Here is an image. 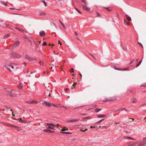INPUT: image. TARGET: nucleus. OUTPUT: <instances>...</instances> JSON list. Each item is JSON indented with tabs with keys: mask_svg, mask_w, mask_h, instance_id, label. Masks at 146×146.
<instances>
[{
	"mask_svg": "<svg viewBox=\"0 0 146 146\" xmlns=\"http://www.w3.org/2000/svg\"><path fill=\"white\" fill-rule=\"evenodd\" d=\"M138 144L139 146H144L146 145V137L143 139V141H139L138 143Z\"/></svg>",
	"mask_w": 146,
	"mask_h": 146,
	"instance_id": "1",
	"label": "nucleus"
},
{
	"mask_svg": "<svg viewBox=\"0 0 146 146\" xmlns=\"http://www.w3.org/2000/svg\"><path fill=\"white\" fill-rule=\"evenodd\" d=\"M10 96L12 97H15L16 96V91L12 90L11 91H9V90H7Z\"/></svg>",
	"mask_w": 146,
	"mask_h": 146,
	"instance_id": "2",
	"label": "nucleus"
},
{
	"mask_svg": "<svg viewBox=\"0 0 146 146\" xmlns=\"http://www.w3.org/2000/svg\"><path fill=\"white\" fill-rule=\"evenodd\" d=\"M46 127L48 126V128L50 129H54V126H55V125L52 123H47L46 124Z\"/></svg>",
	"mask_w": 146,
	"mask_h": 146,
	"instance_id": "3",
	"label": "nucleus"
},
{
	"mask_svg": "<svg viewBox=\"0 0 146 146\" xmlns=\"http://www.w3.org/2000/svg\"><path fill=\"white\" fill-rule=\"evenodd\" d=\"M42 104L43 106H44V105L45 106L48 107L50 106L51 105H52L54 106H56L55 105H54L52 103L50 104L49 103H48L46 101L42 103Z\"/></svg>",
	"mask_w": 146,
	"mask_h": 146,
	"instance_id": "4",
	"label": "nucleus"
},
{
	"mask_svg": "<svg viewBox=\"0 0 146 146\" xmlns=\"http://www.w3.org/2000/svg\"><path fill=\"white\" fill-rule=\"evenodd\" d=\"M25 57L26 59L30 61H35L36 60V59L35 58H31L27 55H25Z\"/></svg>",
	"mask_w": 146,
	"mask_h": 146,
	"instance_id": "5",
	"label": "nucleus"
},
{
	"mask_svg": "<svg viewBox=\"0 0 146 146\" xmlns=\"http://www.w3.org/2000/svg\"><path fill=\"white\" fill-rule=\"evenodd\" d=\"M5 66L10 71H13V70L14 67L13 66L6 65Z\"/></svg>",
	"mask_w": 146,
	"mask_h": 146,
	"instance_id": "6",
	"label": "nucleus"
},
{
	"mask_svg": "<svg viewBox=\"0 0 146 146\" xmlns=\"http://www.w3.org/2000/svg\"><path fill=\"white\" fill-rule=\"evenodd\" d=\"M15 43L13 45V47H15L16 46H18L19 44V43L18 41V39H16L15 40Z\"/></svg>",
	"mask_w": 146,
	"mask_h": 146,
	"instance_id": "7",
	"label": "nucleus"
},
{
	"mask_svg": "<svg viewBox=\"0 0 146 146\" xmlns=\"http://www.w3.org/2000/svg\"><path fill=\"white\" fill-rule=\"evenodd\" d=\"M11 55L12 56L15 57L19 58L20 56L19 55L15 52H12L11 54Z\"/></svg>",
	"mask_w": 146,
	"mask_h": 146,
	"instance_id": "8",
	"label": "nucleus"
},
{
	"mask_svg": "<svg viewBox=\"0 0 146 146\" xmlns=\"http://www.w3.org/2000/svg\"><path fill=\"white\" fill-rule=\"evenodd\" d=\"M137 143L136 142H130L128 143L129 146H133L135 145Z\"/></svg>",
	"mask_w": 146,
	"mask_h": 146,
	"instance_id": "9",
	"label": "nucleus"
},
{
	"mask_svg": "<svg viewBox=\"0 0 146 146\" xmlns=\"http://www.w3.org/2000/svg\"><path fill=\"white\" fill-rule=\"evenodd\" d=\"M78 119H72L67 121V122H68L73 123L78 121Z\"/></svg>",
	"mask_w": 146,
	"mask_h": 146,
	"instance_id": "10",
	"label": "nucleus"
},
{
	"mask_svg": "<svg viewBox=\"0 0 146 146\" xmlns=\"http://www.w3.org/2000/svg\"><path fill=\"white\" fill-rule=\"evenodd\" d=\"M43 131L44 132H51V133H53L54 132V131H52L50 129H45L43 130Z\"/></svg>",
	"mask_w": 146,
	"mask_h": 146,
	"instance_id": "11",
	"label": "nucleus"
},
{
	"mask_svg": "<svg viewBox=\"0 0 146 146\" xmlns=\"http://www.w3.org/2000/svg\"><path fill=\"white\" fill-rule=\"evenodd\" d=\"M83 7H84V9L88 11H89L90 10V8L87 7L86 6L84 5Z\"/></svg>",
	"mask_w": 146,
	"mask_h": 146,
	"instance_id": "12",
	"label": "nucleus"
},
{
	"mask_svg": "<svg viewBox=\"0 0 146 146\" xmlns=\"http://www.w3.org/2000/svg\"><path fill=\"white\" fill-rule=\"evenodd\" d=\"M124 139H131L133 140H135V139L132 138H131L130 137H124Z\"/></svg>",
	"mask_w": 146,
	"mask_h": 146,
	"instance_id": "13",
	"label": "nucleus"
},
{
	"mask_svg": "<svg viewBox=\"0 0 146 146\" xmlns=\"http://www.w3.org/2000/svg\"><path fill=\"white\" fill-rule=\"evenodd\" d=\"M132 103H136L137 102V99L135 98H133L132 100Z\"/></svg>",
	"mask_w": 146,
	"mask_h": 146,
	"instance_id": "14",
	"label": "nucleus"
},
{
	"mask_svg": "<svg viewBox=\"0 0 146 146\" xmlns=\"http://www.w3.org/2000/svg\"><path fill=\"white\" fill-rule=\"evenodd\" d=\"M126 17L127 20L128 21H131V19L130 17L128 16L127 15H126Z\"/></svg>",
	"mask_w": 146,
	"mask_h": 146,
	"instance_id": "15",
	"label": "nucleus"
},
{
	"mask_svg": "<svg viewBox=\"0 0 146 146\" xmlns=\"http://www.w3.org/2000/svg\"><path fill=\"white\" fill-rule=\"evenodd\" d=\"M106 117V115H99L98 116V118H103L104 117Z\"/></svg>",
	"mask_w": 146,
	"mask_h": 146,
	"instance_id": "16",
	"label": "nucleus"
},
{
	"mask_svg": "<svg viewBox=\"0 0 146 146\" xmlns=\"http://www.w3.org/2000/svg\"><path fill=\"white\" fill-rule=\"evenodd\" d=\"M40 35L41 36L45 35V33L44 31H42L40 33Z\"/></svg>",
	"mask_w": 146,
	"mask_h": 146,
	"instance_id": "17",
	"label": "nucleus"
},
{
	"mask_svg": "<svg viewBox=\"0 0 146 146\" xmlns=\"http://www.w3.org/2000/svg\"><path fill=\"white\" fill-rule=\"evenodd\" d=\"M61 133L63 134H71V133H70L67 132H61Z\"/></svg>",
	"mask_w": 146,
	"mask_h": 146,
	"instance_id": "18",
	"label": "nucleus"
},
{
	"mask_svg": "<svg viewBox=\"0 0 146 146\" xmlns=\"http://www.w3.org/2000/svg\"><path fill=\"white\" fill-rule=\"evenodd\" d=\"M10 35V34H8L7 35H5L4 37V38H7L9 37Z\"/></svg>",
	"mask_w": 146,
	"mask_h": 146,
	"instance_id": "19",
	"label": "nucleus"
},
{
	"mask_svg": "<svg viewBox=\"0 0 146 146\" xmlns=\"http://www.w3.org/2000/svg\"><path fill=\"white\" fill-rule=\"evenodd\" d=\"M142 62V60H141L136 65V67H138V66H139L140 65L141 63V62Z\"/></svg>",
	"mask_w": 146,
	"mask_h": 146,
	"instance_id": "20",
	"label": "nucleus"
},
{
	"mask_svg": "<svg viewBox=\"0 0 146 146\" xmlns=\"http://www.w3.org/2000/svg\"><path fill=\"white\" fill-rule=\"evenodd\" d=\"M68 128H66V127H64L63 128H62L61 130V131H64L65 130H68Z\"/></svg>",
	"mask_w": 146,
	"mask_h": 146,
	"instance_id": "21",
	"label": "nucleus"
},
{
	"mask_svg": "<svg viewBox=\"0 0 146 146\" xmlns=\"http://www.w3.org/2000/svg\"><path fill=\"white\" fill-rule=\"evenodd\" d=\"M105 119H101V120H100L99 121H98L96 123H100L102 122L103 120H104Z\"/></svg>",
	"mask_w": 146,
	"mask_h": 146,
	"instance_id": "22",
	"label": "nucleus"
},
{
	"mask_svg": "<svg viewBox=\"0 0 146 146\" xmlns=\"http://www.w3.org/2000/svg\"><path fill=\"white\" fill-rule=\"evenodd\" d=\"M6 25V23H1L0 25L2 27H3V26L5 25Z\"/></svg>",
	"mask_w": 146,
	"mask_h": 146,
	"instance_id": "23",
	"label": "nucleus"
},
{
	"mask_svg": "<svg viewBox=\"0 0 146 146\" xmlns=\"http://www.w3.org/2000/svg\"><path fill=\"white\" fill-rule=\"evenodd\" d=\"M81 1L84 3L85 4H87V2L85 0H81Z\"/></svg>",
	"mask_w": 146,
	"mask_h": 146,
	"instance_id": "24",
	"label": "nucleus"
},
{
	"mask_svg": "<svg viewBox=\"0 0 146 146\" xmlns=\"http://www.w3.org/2000/svg\"><path fill=\"white\" fill-rule=\"evenodd\" d=\"M46 14L45 12H43L40 13V16H42V15H45Z\"/></svg>",
	"mask_w": 146,
	"mask_h": 146,
	"instance_id": "25",
	"label": "nucleus"
},
{
	"mask_svg": "<svg viewBox=\"0 0 146 146\" xmlns=\"http://www.w3.org/2000/svg\"><path fill=\"white\" fill-rule=\"evenodd\" d=\"M59 21H60V23L62 24V26L63 27L65 28H66V27L63 24V23L60 21L59 20Z\"/></svg>",
	"mask_w": 146,
	"mask_h": 146,
	"instance_id": "26",
	"label": "nucleus"
},
{
	"mask_svg": "<svg viewBox=\"0 0 146 146\" xmlns=\"http://www.w3.org/2000/svg\"><path fill=\"white\" fill-rule=\"evenodd\" d=\"M9 125V126H11V127H15L16 128H18V127L17 126H16L14 125Z\"/></svg>",
	"mask_w": 146,
	"mask_h": 146,
	"instance_id": "27",
	"label": "nucleus"
},
{
	"mask_svg": "<svg viewBox=\"0 0 146 146\" xmlns=\"http://www.w3.org/2000/svg\"><path fill=\"white\" fill-rule=\"evenodd\" d=\"M18 87L19 89H21L22 88L21 84H19L18 86Z\"/></svg>",
	"mask_w": 146,
	"mask_h": 146,
	"instance_id": "28",
	"label": "nucleus"
},
{
	"mask_svg": "<svg viewBox=\"0 0 146 146\" xmlns=\"http://www.w3.org/2000/svg\"><path fill=\"white\" fill-rule=\"evenodd\" d=\"M91 118V116H88L87 117H86L83 118L84 119H90Z\"/></svg>",
	"mask_w": 146,
	"mask_h": 146,
	"instance_id": "29",
	"label": "nucleus"
},
{
	"mask_svg": "<svg viewBox=\"0 0 146 146\" xmlns=\"http://www.w3.org/2000/svg\"><path fill=\"white\" fill-rule=\"evenodd\" d=\"M75 9L76 10V11H77L79 13H81V12L76 7H75Z\"/></svg>",
	"mask_w": 146,
	"mask_h": 146,
	"instance_id": "30",
	"label": "nucleus"
},
{
	"mask_svg": "<svg viewBox=\"0 0 146 146\" xmlns=\"http://www.w3.org/2000/svg\"><path fill=\"white\" fill-rule=\"evenodd\" d=\"M74 72V70L73 68H72L70 70V73L73 72Z\"/></svg>",
	"mask_w": 146,
	"mask_h": 146,
	"instance_id": "31",
	"label": "nucleus"
},
{
	"mask_svg": "<svg viewBox=\"0 0 146 146\" xmlns=\"http://www.w3.org/2000/svg\"><path fill=\"white\" fill-rule=\"evenodd\" d=\"M26 103H29V104H32L33 103V102H30L29 101H28L26 102Z\"/></svg>",
	"mask_w": 146,
	"mask_h": 146,
	"instance_id": "32",
	"label": "nucleus"
},
{
	"mask_svg": "<svg viewBox=\"0 0 146 146\" xmlns=\"http://www.w3.org/2000/svg\"><path fill=\"white\" fill-rule=\"evenodd\" d=\"M39 64L41 65V64H42V66H43V63L42 62V61H40L39 62Z\"/></svg>",
	"mask_w": 146,
	"mask_h": 146,
	"instance_id": "33",
	"label": "nucleus"
},
{
	"mask_svg": "<svg viewBox=\"0 0 146 146\" xmlns=\"http://www.w3.org/2000/svg\"><path fill=\"white\" fill-rule=\"evenodd\" d=\"M2 3L5 6H7V4L4 2H2Z\"/></svg>",
	"mask_w": 146,
	"mask_h": 146,
	"instance_id": "34",
	"label": "nucleus"
},
{
	"mask_svg": "<svg viewBox=\"0 0 146 146\" xmlns=\"http://www.w3.org/2000/svg\"><path fill=\"white\" fill-rule=\"evenodd\" d=\"M88 130V129H85L84 130H82V129H80V130L82 131H83V132H85L86 131H87Z\"/></svg>",
	"mask_w": 146,
	"mask_h": 146,
	"instance_id": "35",
	"label": "nucleus"
},
{
	"mask_svg": "<svg viewBox=\"0 0 146 146\" xmlns=\"http://www.w3.org/2000/svg\"><path fill=\"white\" fill-rule=\"evenodd\" d=\"M105 8L109 12H110L111 11V10L109 8H108V7H105Z\"/></svg>",
	"mask_w": 146,
	"mask_h": 146,
	"instance_id": "36",
	"label": "nucleus"
},
{
	"mask_svg": "<svg viewBox=\"0 0 146 146\" xmlns=\"http://www.w3.org/2000/svg\"><path fill=\"white\" fill-rule=\"evenodd\" d=\"M23 120L22 119V118H20V119H19V122H21V123H22L23 121Z\"/></svg>",
	"mask_w": 146,
	"mask_h": 146,
	"instance_id": "37",
	"label": "nucleus"
},
{
	"mask_svg": "<svg viewBox=\"0 0 146 146\" xmlns=\"http://www.w3.org/2000/svg\"><path fill=\"white\" fill-rule=\"evenodd\" d=\"M43 1V3L44 4V5L46 6L47 5V3H46L44 1Z\"/></svg>",
	"mask_w": 146,
	"mask_h": 146,
	"instance_id": "38",
	"label": "nucleus"
},
{
	"mask_svg": "<svg viewBox=\"0 0 146 146\" xmlns=\"http://www.w3.org/2000/svg\"><path fill=\"white\" fill-rule=\"evenodd\" d=\"M19 31L22 32H24L25 31L23 29H20Z\"/></svg>",
	"mask_w": 146,
	"mask_h": 146,
	"instance_id": "39",
	"label": "nucleus"
},
{
	"mask_svg": "<svg viewBox=\"0 0 146 146\" xmlns=\"http://www.w3.org/2000/svg\"><path fill=\"white\" fill-rule=\"evenodd\" d=\"M95 111L96 112H98V111H100V109H95Z\"/></svg>",
	"mask_w": 146,
	"mask_h": 146,
	"instance_id": "40",
	"label": "nucleus"
},
{
	"mask_svg": "<svg viewBox=\"0 0 146 146\" xmlns=\"http://www.w3.org/2000/svg\"><path fill=\"white\" fill-rule=\"evenodd\" d=\"M46 45H47V43L46 42H44V43H43V46H46Z\"/></svg>",
	"mask_w": 146,
	"mask_h": 146,
	"instance_id": "41",
	"label": "nucleus"
},
{
	"mask_svg": "<svg viewBox=\"0 0 146 146\" xmlns=\"http://www.w3.org/2000/svg\"><path fill=\"white\" fill-rule=\"evenodd\" d=\"M134 61V59L132 60H131V61L130 62L129 64H132L133 63Z\"/></svg>",
	"mask_w": 146,
	"mask_h": 146,
	"instance_id": "42",
	"label": "nucleus"
},
{
	"mask_svg": "<svg viewBox=\"0 0 146 146\" xmlns=\"http://www.w3.org/2000/svg\"><path fill=\"white\" fill-rule=\"evenodd\" d=\"M76 84H77V82H75L72 85V86L74 87L75 85H76Z\"/></svg>",
	"mask_w": 146,
	"mask_h": 146,
	"instance_id": "43",
	"label": "nucleus"
},
{
	"mask_svg": "<svg viewBox=\"0 0 146 146\" xmlns=\"http://www.w3.org/2000/svg\"><path fill=\"white\" fill-rule=\"evenodd\" d=\"M128 69V68H124V69H121V70H127V69Z\"/></svg>",
	"mask_w": 146,
	"mask_h": 146,
	"instance_id": "44",
	"label": "nucleus"
},
{
	"mask_svg": "<svg viewBox=\"0 0 146 146\" xmlns=\"http://www.w3.org/2000/svg\"><path fill=\"white\" fill-rule=\"evenodd\" d=\"M97 16L98 17L100 15V14L98 12L97 13Z\"/></svg>",
	"mask_w": 146,
	"mask_h": 146,
	"instance_id": "45",
	"label": "nucleus"
},
{
	"mask_svg": "<svg viewBox=\"0 0 146 146\" xmlns=\"http://www.w3.org/2000/svg\"><path fill=\"white\" fill-rule=\"evenodd\" d=\"M115 70H121V69H118V68H115Z\"/></svg>",
	"mask_w": 146,
	"mask_h": 146,
	"instance_id": "46",
	"label": "nucleus"
},
{
	"mask_svg": "<svg viewBox=\"0 0 146 146\" xmlns=\"http://www.w3.org/2000/svg\"><path fill=\"white\" fill-rule=\"evenodd\" d=\"M74 33L77 36L78 35V33L77 32H75Z\"/></svg>",
	"mask_w": 146,
	"mask_h": 146,
	"instance_id": "47",
	"label": "nucleus"
},
{
	"mask_svg": "<svg viewBox=\"0 0 146 146\" xmlns=\"http://www.w3.org/2000/svg\"><path fill=\"white\" fill-rule=\"evenodd\" d=\"M68 90H69V89L68 88H66L65 89V91L66 92H68Z\"/></svg>",
	"mask_w": 146,
	"mask_h": 146,
	"instance_id": "48",
	"label": "nucleus"
},
{
	"mask_svg": "<svg viewBox=\"0 0 146 146\" xmlns=\"http://www.w3.org/2000/svg\"><path fill=\"white\" fill-rule=\"evenodd\" d=\"M55 125V126H54V127H58L59 125L58 124H57V125Z\"/></svg>",
	"mask_w": 146,
	"mask_h": 146,
	"instance_id": "49",
	"label": "nucleus"
},
{
	"mask_svg": "<svg viewBox=\"0 0 146 146\" xmlns=\"http://www.w3.org/2000/svg\"><path fill=\"white\" fill-rule=\"evenodd\" d=\"M118 111H119V110H114V112H117Z\"/></svg>",
	"mask_w": 146,
	"mask_h": 146,
	"instance_id": "50",
	"label": "nucleus"
},
{
	"mask_svg": "<svg viewBox=\"0 0 146 146\" xmlns=\"http://www.w3.org/2000/svg\"><path fill=\"white\" fill-rule=\"evenodd\" d=\"M58 43H59V44H60V45H62V43H61V42H60V41H59V40H58Z\"/></svg>",
	"mask_w": 146,
	"mask_h": 146,
	"instance_id": "51",
	"label": "nucleus"
},
{
	"mask_svg": "<svg viewBox=\"0 0 146 146\" xmlns=\"http://www.w3.org/2000/svg\"><path fill=\"white\" fill-rule=\"evenodd\" d=\"M138 43L139 45H140L141 46H142V44H141V43H140V42H138Z\"/></svg>",
	"mask_w": 146,
	"mask_h": 146,
	"instance_id": "52",
	"label": "nucleus"
},
{
	"mask_svg": "<svg viewBox=\"0 0 146 146\" xmlns=\"http://www.w3.org/2000/svg\"><path fill=\"white\" fill-rule=\"evenodd\" d=\"M83 107L82 106H80V107H77V108H75V109H76V108H82Z\"/></svg>",
	"mask_w": 146,
	"mask_h": 146,
	"instance_id": "53",
	"label": "nucleus"
},
{
	"mask_svg": "<svg viewBox=\"0 0 146 146\" xmlns=\"http://www.w3.org/2000/svg\"><path fill=\"white\" fill-rule=\"evenodd\" d=\"M15 29H17V30H19V29H19V28H18V27H16L15 28Z\"/></svg>",
	"mask_w": 146,
	"mask_h": 146,
	"instance_id": "54",
	"label": "nucleus"
},
{
	"mask_svg": "<svg viewBox=\"0 0 146 146\" xmlns=\"http://www.w3.org/2000/svg\"><path fill=\"white\" fill-rule=\"evenodd\" d=\"M24 66H26V65H27V64L25 62H24Z\"/></svg>",
	"mask_w": 146,
	"mask_h": 146,
	"instance_id": "55",
	"label": "nucleus"
},
{
	"mask_svg": "<svg viewBox=\"0 0 146 146\" xmlns=\"http://www.w3.org/2000/svg\"><path fill=\"white\" fill-rule=\"evenodd\" d=\"M26 122V121L25 120H23L22 123H25Z\"/></svg>",
	"mask_w": 146,
	"mask_h": 146,
	"instance_id": "56",
	"label": "nucleus"
},
{
	"mask_svg": "<svg viewBox=\"0 0 146 146\" xmlns=\"http://www.w3.org/2000/svg\"><path fill=\"white\" fill-rule=\"evenodd\" d=\"M12 114H13V116H15V114H13V112H12Z\"/></svg>",
	"mask_w": 146,
	"mask_h": 146,
	"instance_id": "57",
	"label": "nucleus"
},
{
	"mask_svg": "<svg viewBox=\"0 0 146 146\" xmlns=\"http://www.w3.org/2000/svg\"><path fill=\"white\" fill-rule=\"evenodd\" d=\"M136 61L137 62H138V59H136Z\"/></svg>",
	"mask_w": 146,
	"mask_h": 146,
	"instance_id": "58",
	"label": "nucleus"
},
{
	"mask_svg": "<svg viewBox=\"0 0 146 146\" xmlns=\"http://www.w3.org/2000/svg\"><path fill=\"white\" fill-rule=\"evenodd\" d=\"M10 9H15L14 8H10Z\"/></svg>",
	"mask_w": 146,
	"mask_h": 146,
	"instance_id": "59",
	"label": "nucleus"
},
{
	"mask_svg": "<svg viewBox=\"0 0 146 146\" xmlns=\"http://www.w3.org/2000/svg\"><path fill=\"white\" fill-rule=\"evenodd\" d=\"M91 55L94 59H95V58L94 57V56L93 55H92L91 54Z\"/></svg>",
	"mask_w": 146,
	"mask_h": 146,
	"instance_id": "60",
	"label": "nucleus"
},
{
	"mask_svg": "<svg viewBox=\"0 0 146 146\" xmlns=\"http://www.w3.org/2000/svg\"><path fill=\"white\" fill-rule=\"evenodd\" d=\"M76 38H77L78 40H80V39H79V38H78V37H77Z\"/></svg>",
	"mask_w": 146,
	"mask_h": 146,
	"instance_id": "61",
	"label": "nucleus"
},
{
	"mask_svg": "<svg viewBox=\"0 0 146 146\" xmlns=\"http://www.w3.org/2000/svg\"><path fill=\"white\" fill-rule=\"evenodd\" d=\"M33 102H35V103H37V102H36V101H33Z\"/></svg>",
	"mask_w": 146,
	"mask_h": 146,
	"instance_id": "62",
	"label": "nucleus"
},
{
	"mask_svg": "<svg viewBox=\"0 0 146 146\" xmlns=\"http://www.w3.org/2000/svg\"><path fill=\"white\" fill-rule=\"evenodd\" d=\"M146 103L144 104H143V105H142V106H143L144 105H146Z\"/></svg>",
	"mask_w": 146,
	"mask_h": 146,
	"instance_id": "63",
	"label": "nucleus"
},
{
	"mask_svg": "<svg viewBox=\"0 0 146 146\" xmlns=\"http://www.w3.org/2000/svg\"><path fill=\"white\" fill-rule=\"evenodd\" d=\"M46 71H44V72H43V74H45V73H46Z\"/></svg>",
	"mask_w": 146,
	"mask_h": 146,
	"instance_id": "64",
	"label": "nucleus"
}]
</instances>
